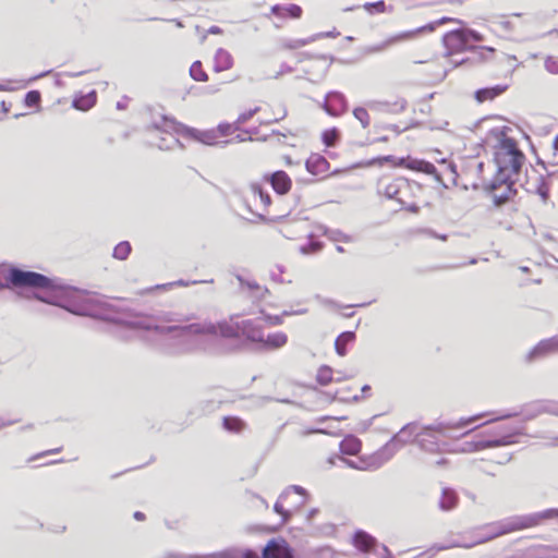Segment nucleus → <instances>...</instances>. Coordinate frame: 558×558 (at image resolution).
I'll return each mask as SVG.
<instances>
[{
  "mask_svg": "<svg viewBox=\"0 0 558 558\" xmlns=\"http://www.w3.org/2000/svg\"><path fill=\"white\" fill-rule=\"evenodd\" d=\"M19 290L17 295L26 300L64 308L77 316H97L92 300L76 296V290L33 270H25L9 263H0V290Z\"/></svg>",
  "mask_w": 558,
  "mask_h": 558,
  "instance_id": "nucleus-1",
  "label": "nucleus"
},
{
  "mask_svg": "<svg viewBox=\"0 0 558 558\" xmlns=\"http://www.w3.org/2000/svg\"><path fill=\"white\" fill-rule=\"evenodd\" d=\"M121 324L131 329H143L161 335L174 332L178 342L183 347L178 353H190L194 350L185 340L189 335L220 337L223 339L244 338L245 342L255 344L257 349L260 348L264 338L263 325L256 319H243L234 324L220 320L217 323L204 322L189 325L161 326L156 323L155 317L137 315L136 319L123 320Z\"/></svg>",
  "mask_w": 558,
  "mask_h": 558,
  "instance_id": "nucleus-2",
  "label": "nucleus"
},
{
  "mask_svg": "<svg viewBox=\"0 0 558 558\" xmlns=\"http://www.w3.org/2000/svg\"><path fill=\"white\" fill-rule=\"evenodd\" d=\"M453 22L460 25L445 33L441 36V43L446 49L445 54L450 57V62L454 65H462L466 63L477 64L488 60L486 52L494 53L495 49L489 46H476L477 43L484 40V36L475 29L468 27L463 21L442 16L434 22L421 25V34L430 33L437 26Z\"/></svg>",
  "mask_w": 558,
  "mask_h": 558,
  "instance_id": "nucleus-3",
  "label": "nucleus"
},
{
  "mask_svg": "<svg viewBox=\"0 0 558 558\" xmlns=\"http://www.w3.org/2000/svg\"><path fill=\"white\" fill-rule=\"evenodd\" d=\"M483 416L484 414L481 413L466 418L462 417L457 422H438L434 425L421 426V449L430 452L439 451L441 446L446 445L442 438L450 436L451 430L464 428Z\"/></svg>",
  "mask_w": 558,
  "mask_h": 558,
  "instance_id": "nucleus-4",
  "label": "nucleus"
},
{
  "mask_svg": "<svg viewBox=\"0 0 558 558\" xmlns=\"http://www.w3.org/2000/svg\"><path fill=\"white\" fill-rule=\"evenodd\" d=\"M418 439V424L411 422L404 425L391 439L376 451L368 463L369 468L378 469L385 462L390 460L396 451L410 442H415Z\"/></svg>",
  "mask_w": 558,
  "mask_h": 558,
  "instance_id": "nucleus-5",
  "label": "nucleus"
},
{
  "mask_svg": "<svg viewBox=\"0 0 558 558\" xmlns=\"http://www.w3.org/2000/svg\"><path fill=\"white\" fill-rule=\"evenodd\" d=\"M556 518H558V509L557 508H550V509H546V510H543L539 512H534V513H529V514H523V515H515V517L508 519L507 521L501 522L499 524V529L496 532H494L492 535L485 537L484 539L480 541L478 543L490 541L495 537H498V536H501V535H505V534H508L511 532L537 526L546 520H551V519H556Z\"/></svg>",
  "mask_w": 558,
  "mask_h": 558,
  "instance_id": "nucleus-6",
  "label": "nucleus"
},
{
  "mask_svg": "<svg viewBox=\"0 0 558 558\" xmlns=\"http://www.w3.org/2000/svg\"><path fill=\"white\" fill-rule=\"evenodd\" d=\"M155 126L163 132L173 131L177 134H182L205 145L221 146L220 142L217 141V132L215 130L199 131L165 116L161 118L160 124L156 122Z\"/></svg>",
  "mask_w": 558,
  "mask_h": 558,
  "instance_id": "nucleus-7",
  "label": "nucleus"
},
{
  "mask_svg": "<svg viewBox=\"0 0 558 558\" xmlns=\"http://www.w3.org/2000/svg\"><path fill=\"white\" fill-rule=\"evenodd\" d=\"M524 159V154L509 156L495 155L497 173L490 181V189L494 190L498 186H502L508 180H517L513 177H518L521 172Z\"/></svg>",
  "mask_w": 558,
  "mask_h": 558,
  "instance_id": "nucleus-8",
  "label": "nucleus"
},
{
  "mask_svg": "<svg viewBox=\"0 0 558 558\" xmlns=\"http://www.w3.org/2000/svg\"><path fill=\"white\" fill-rule=\"evenodd\" d=\"M167 558H258V553L252 548L233 546L208 555L168 554Z\"/></svg>",
  "mask_w": 558,
  "mask_h": 558,
  "instance_id": "nucleus-9",
  "label": "nucleus"
},
{
  "mask_svg": "<svg viewBox=\"0 0 558 558\" xmlns=\"http://www.w3.org/2000/svg\"><path fill=\"white\" fill-rule=\"evenodd\" d=\"M448 172L452 177L453 183H456L457 179V169L456 165L452 162H447L446 159L440 160V169L436 168V166L429 161L421 159V173L429 175L432 181H434L437 186H441L447 189V184L444 181V173Z\"/></svg>",
  "mask_w": 558,
  "mask_h": 558,
  "instance_id": "nucleus-10",
  "label": "nucleus"
},
{
  "mask_svg": "<svg viewBox=\"0 0 558 558\" xmlns=\"http://www.w3.org/2000/svg\"><path fill=\"white\" fill-rule=\"evenodd\" d=\"M514 442V435L508 434L488 439H481L477 441H468L464 444L462 451L474 452L486 448L501 447Z\"/></svg>",
  "mask_w": 558,
  "mask_h": 558,
  "instance_id": "nucleus-11",
  "label": "nucleus"
},
{
  "mask_svg": "<svg viewBox=\"0 0 558 558\" xmlns=\"http://www.w3.org/2000/svg\"><path fill=\"white\" fill-rule=\"evenodd\" d=\"M322 108L327 114L339 117L348 110V101L342 93L332 90L326 95Z\"/></svg>",
  "mask_w": 558,
  "mask_h": 558,
  "instance_id": "nucleus-12",
  "label": "nucleus"
},
{
  "mask_svg": "<svg viewBox=\"0 0 558 558\" xmlns=\"http://www.w3.org/2000/svg\"><path fill=\"white\" fill-rule=\"evenodd\" d=\"M515 182L517 180H508L502 186H498L494 190L490 189V183L487 185L486 190L492 195L493 203L496 207H501L514 198L518 193L514 187Z\"/></svg>",
  "mask_w": 558,
  "mask_h": 558,
  "instance_id": "nucleus-13",
  "label": "nucleus"
},
{
  "mask_svg": "<svg viewBox=\"0 0 558 558\" xmlns=\"http://www.w3.org/2000/svg\"><path fill=\"white\" fill-rule=\"evenodd\" d=\"M558 352V335L539 341L532 350L526 354L527 362H534L543 359L551 353Z\"/></svg>",
  "mask_w": 558,
  "mask_h": 558,
  "instance_id": "nucleus-14",
  "label": "nucleus"
},
{
  "mask_svg": "<svg viewBox=\"0 0 558 558\" xmlns=\"http://www.w3.org/2000/svg\"><path fill=\"white\" fill-rule=\"evenodd\" d=\"M264 180L268 182L272 190L278 195H286L289 193L292 186V181L287 172L283 170H277L271 173H266Z\"/></svg>",
  "mask_w": 558,
  "mask_h": 558,
  "instance_id": "nucleus-15",
  "label": "nucleus"
},
{
  "mask_svg": "<svg viewBox=\"0 0 558 558\" xmlns=\"http://www.w3.org/2000/svg\"><path fill=\"white\" fill-rule=\"evenodd\" d=\"M288 548V543L283 538H271L262 548L258 558H284Z\"/></svg>",
  "mask_w": 558,
  "mask_h": 558,
  "instance_id": "nucleus-16",
  "label": "nucleus"
},
{
  "mask_svg": "<svg viewBox=\"0 0 558 558\" xmlns=\"http://www.w3.org/2000/svg\"><path fill=\"white\" fill-rule=\"evenodd\" d=\"M352 543L359 550L366 553L375 549L377 546V539L363 530H357L354 532L352 536Z\"/></svg>",
  "mask_w": 558,
  "mask_h": 558,
  "instance_id": "nucleus-17",
  "label": "nucleus"
},
{
  "mask_svg": "<svg viewBox=\"0 0 558 558\" xmlns=\"http://www.w3.org/2000/svg\"><path fill=\"white\" fill-rule=\"evenodd\" d=\"M329 167L327 159L318 154H312L305 161L306 170L313 175L325 173Z\"/></svg>",
  "mask_w": 558,
  "mask_h": 558,
  "instance_id": "nucleus-18",
  "label": "nucleus"
},
{
  "mask_svg": "<svg viewBox=\"0 0 558 558\" xmlns=\"http://www.w3.org/2000/svg\"><path fill=\"white\" fill-rule=\"evenodd\" d=\"M288 342V336L282 331L268 333L263 338L259 350H278Z\"/></svg>",
  "mask_w": 558,
  "mask_h": 558,
  "instance_id": "nucleus-19",
  "label": "nucleus"
},
{
  "mask_svg": "<svg viewBox=\"0 0 558 558\" xmlns=\"http://www.w3.org/2000/svg\"><path fill=\"white\" fill-rule=\"evenodd\" d=\"M459 496L458 493L451 487H444L441 489V496L438 501V507L442 511H451L458 506Z\"/></svg>",
  "mask_w": 558,
  "mask_h": 558,
  "instance_id": "nucleus-20",
  "label": "nucleus"
},
{
  "mask_svg": "<svg viewBox=\"0 0 558 558\" xmlns=\"http://www.w3.org/2000/svg\"><path fill=\"white\" fill-rule=\"evenodd\" d=\"M233 66V58L231 53L223 49L218 48L214 57V71L219 73L227 71Z\"/></svg>",
  "mask_w": 558,
  "mask_h": 558,
  "instance_id": "nucleus-21",
  "label": "nucleus"
},
{
  "mask_svg": "<svg viewBox=\"0 0 558 558\" xmlns=\"http://www.w3.org/2000/svg\"><path fill=\"white\" fill-rule=\"evenodd\" d=\"M417 34H418V28L412 29V31H408V32L399 33L397 35H393V36L387 38L381 44H378V45L372 47L371 51H373V52L383 51V50H385L386 48H388L389 46H391L393 44H397L399 41L407 40V39H410V38H414Z\"/></svg>",
  "mask_w": 558,
  "mask_h": 558,
  "instance_id": "nucleus-22",
  "label": "nucleus"
},
{
  "mask_svg": "<svg viewBox=\"0 0 558 558\" xmlns=\"http://www.w3.org/2000/svg\"><path fill=\"white\" fill-rule=\"evenodd\" d=\"M507 88L508 85H495L490 87H483L474 93V98L476 99L477 102L482 104L486 100H493L496 97L500 96Z\"/></svg>",
  "mask_w": 558,
  "mask_h": 558,
  "instance_id": "nucleus-23",
  "label": "nucleus"
},
{
  "mask_svg": "<svg viewBox=\"0 0 558 558\" xmlns=\"http://www.w3.org/2000/svg\"><path fill=\"white\" fill-rule=\"evenodd\" d=\"M355 332L347 330L341 332L335 340V350L338 355L344 356L348 353L347 347L355 341Z\"/></svg>",
  "mask_w": 558,
  "mask_h": 558,
  "instance_id": "nucleus-24",
  "label": "nucleus"
},
{
  "mask_svg": "<svg viewBox=\"0 0 558 558\" xmlns=\"http://www.w3.org/2000/svg\"><path fill=\"white\" fill-rule=\"evenodd\" d=\"M361 447V440L354 435H347L339 444L340 452L348 456L357 454Z\"/></svg>",
  "mask_w": 558,
  "mask_h": 558,
  "instance_id": "nucleus-25",
  "label": "nucleus"
},
{
  "mask_svg": "<svg viewBox=\"0 0 558 558\" xmlns=\"http://www.w3.org/2000/svg\"><path fill=\"white\" fill-rule=\"evenodd\" d=\"M271 13L279 16L288 15L292 19H299L302 15V9L300 5L294 3L287 5L275 4L271 7Z\"/></svg>",
  "mask_w": 558,
  "mask_h": 558,
  "instance_id": "nucleus-26",
  "label": "nucleus"
},
{
  "mask_svg": "<svg viewBox=\"0 0 558 558\" xmlns=\"http://www.w3.org/2000/svg\"><path fill=\"white\" fill-rule=\"evenodd\" d=\"M96 92L92 90L85 95L76 96L72 101V106L77 110L86 111L96 104Z\"/></svg>",
  "mask_w": 558,
  "mask_h": 558,
  "instance_id": "nucleus-27",
  "label": "nucleus"
},
{
  "mask_svg": "<svg viewBox=\"0 0 558 558\" xmlns=\"http://www.w3.org/2000/svg\"><path fill=\"white\" fill-rule=\"evenodd\" d=\"M517 154H523L519 149L517 141L512 137L504 136L500 140L499 150L495 155L509 156V155H517Z\"/></svg>",
  "mask_w": 558,
  "mask_h": 558,
  "instance_id": "nucleus-28",
  "label": "nucleus"
},
{
  "mask_svg": "<svg viewBox=\"0 0 558 558\" xmlns=\"http://www.w3.org/2000/svg\"><path fill=\"white\" fill-rule=\"evenodd\" d=\"M222 426L226 430L238 434L245 428L246 424L239 416H225L222 418Z\"/></svg>",
  "mask_w": 558,
  "mask_h": 558,
  "instance_id": "nucleus-29",
  "label": "nucleus"
},
{
  "mask_svg": "<svg viewBox=\"0 0 558 558\" xmlns=\"http://www.w3.org/2000/svg\"><path fill=\"white\" fill-rule=\"evenodd\" d=\"M405 185H407V182L403 179H397L392 183H389L388 185H386L384 194L387 198H389V199L396 198L401 204H403V201L398 195L400 194L401 187L405 186Z\"/></svg>",
  "mask_w": 558,
  "mask_h": 558,
  "instance_id": "nucleus-30",
  "label": "nucleus"
},
{
  "mask_svg": "<svg viewBox=\"0 0 558 558\" xmlns=\"http://www.w3.org/2000/svg\"><path fill=\"white\" fill-rule=\"evenodd\" d=\"M132 252V246L129 241H122L118 243L114 248L112 256L119 260H125Z\"/></svg>",
  "mask_w": 558,
  "mask_h": 558,
  "instance_id": "nucleus-31",
  "label": "nucleus"
},
{
  "mask_svg": "<svg viewBox=\"0 0 558 558\" xmlns=\"http://www.w3.org/2000/svg\"><path fill=\"white\" fill-rule=\"evenodd\" d=\"M323 234L333 242H351L352 238L338 229L324 227Z\"/></svg>",
  "mask_w": 558,
  "mask_h": 558,
  "instance_id": "nucleus-32",
  "label": "nucleus"
},
{
  "mask_svg": "<svg viewBox=\"0 0 558 558\" xmlns=\"http://www.w3.org/2000/svg\"><path fill=\"white\" fill-rule=\"evenodd\" d=\"M316 380L322 386H327L332 381V368L328 365H322L316 375Z\"/></svg>",
  "mask_w": 558,
  "mask_h": 558,
  "instance_id": "nucleus-33",
  "label": "nucleus"
},
{
  "mask_svg": "<svg viewBox=\"0 0 558 558\" xmlns=\"http://www.w3.org/2000/svg\"><path fill=\"white\" fill-rule=\"evenodd\" d=\"M190 75L196 82L208 81L207 73L203 70L201 61H194L190 68Z\"/></svg>",
  "mask_w": 558,
  "mask_h": 558,
  "instance_id": "nucleus-34",
  "label": "nucleus"
},
{
  "mask_svg": "<svg viewBox=\"0 0 558 558\" xmlns=\"http://www.w3.org/2000/svg\"><path fill=\"white\" fill-rule=\"evenodd\" d=\"M340 132L337 128L327 129L322 133V141L326 146H335L339 141Z\"/></svg>",
  "mask_w": 558,
  "mask_h": 558,
  "instance_id": "nucleus-35",
  "label": "nucleus"
},
{
  "mask_svg": "<svg viewBox=\"0 0 558 558\" xmlns=\"http://www.w3.org/2000/svg\"><path fill=\"white\" fill-rule=\"evenodd\" d=\"M41 95L39 90L33 89L25 94L24 104L28 108L36 107L40 104Z\"/></svg>",
  "mask_w": 558,
  "mask_h": 558,
  "instance_id": "nucleus-36",
  "label": "nucleus"
},
{
  "mask_svg": "<svg viewBox=\"0 0 558 558\" xmlns=\"http://www.w3.org/2000/svg\"><path fill=\"white\" fill-rule=\"evenodd\" d=\"M315 40V37L302 38V39H288L283 43V47L289 50H295Z\"/></svg>",
  "mask_w": 558,
  "mask_h": 558,
  "instance_id": "nucleus-37",
  "label": "nucleus"
},
{
  "mask_svg": "<svg viewBox=\"0 0 558 558\" xmlns=\"http://www.w3.org/2000/svg\"><path fill=\"white\" fill-rule=\"evenodd\" d=\"M363 8L369 14L383 13L386 10V2L384 0H378L375 2H366L363 5Z\"/></svg>",
  "mask_w": 558,
  "mask_h": 558,
  "instance_id": "nucleus-38",
  "label": "nucleus"
},
{
  "mask_svg": "<svg viewBox=\"0 0 558 558\" xmlns=\"http://www.w3.org/2000/svg\"><path fill=\"white\" fill-rule=\"evenodd\" d=\"M353 116L356 120H359L361 122V124L364 129L369 125V114L365 108H363V107L354 108Z\"/></svg>",
  "mask_w": 558,
  "mask_h": 558,
  "instance_id": "nucleus-39",
  "label": "nucleus"
},
{
  "mask_svg": "<svg viewBox=\"0 0 558 558\" xmlns=\"http://www.w3.org/2000/svg\"><path fill=\"white\" fill-rule=\"evenodd\" d=\"M541 414H543V411H541L539 402H535V403L531 404L523 412L525 421L534 420L535 417H537Z\"/></svg>",
  "mask_w": 558,
  "mask_h": 558,
  "instance_id": "nucleus-40",
  "label": "nucleus"
},
{
  "mask_svg": "<svg viewBox=\"0 0 558 558\" xmlns=\"http://www.w3.org/2000/svg\"><path fill=\"white\" fill-rule=\"evenodd\" d=\"M253 132L250 130H244L241 134H238L235 137L230 140L220 141L221 147H226L228 144L232 142H245L252 141Z\"/></svg>",
  "mask_w": 558,
  "mask_h": 558,
  "instance_id": "nucleus-41",
  "label": "nucleus"
},
{
  "mask_svg": "<svg viewBox=\"0 0 558 558\" xmlns=\"http://www.w3.org/2000/svg\"><path fill=\"white\" fill-rule=\"evenodd\" d=\"M536 193L539 195L542 201L546 203L549 198V186L543 177L539 178V182L536 186Z\"/></svg>",
  "mask_w": 558,
  "mask_h": 558,
  "instance_id": "nucleus-42",
  "label": "nucleus"
},
{
  "mask_svg": "<svg viewBox=\"0 0 558 558\" xmlns=\"http://www.w3.org/2000/svg\"><path fill=\"white\" fill-rule=\"evenodd\" d=\"M252 190L255 194H258L262 203L265 206H269L271 204L270 195L267 192H265L259 184H257V183L252 184Z\"/></svg>",
  "mask_w": 558,
  "mask_h": 558,
  "instance_id": "nucleus-43",
  "label": "nucleus"
},
{
  "mask_svg": "<svg viewBox=\"0 0 558 558\" xmlns=\"http://www.w3.org/2000/svg\"><path fill=\"white\" fill-rule=\"evenodd\" d=\"M274 511L281 517L282 523H287L292 517V512L290 510H286L279 500L275 502Z\"/></svg>",
  "mask_w": 558,
  "mask_h": 558,
  "instance_id": "nucleus-44",
  "label": "nucleus"
},
{
  "mask_svg": "<svg viewBox=\"0 0 558 558\" xmlns=\"http://www.w3.org/2000/svg\"><path fill=\"white\" fill-rule=\"evenodd\" d=\"M259 111V107H255L253 109H250L243 113H241L234 124H236L239 128L241 124L246 123L250 119H252L257 112Z\"/></svg>",
  "mask_w": 558,
  "mask_h": 558,
  "instance_id": "nucleus-45",
  "label": "nucleus"
},
{
  "mask_svg": "<svg viewBox=\"0 0 558 558\" xmlns=\"http://www.w3.org/2000/svg\"><path fill=\"white\" fill-rule=\"evenodd\" d=\"M541 403V411L547 414H553L558 416V402L555 401H544Z\"/></svg>",
  "mask_w": 558,
  "mask_h": 558,
  "instance_id": "nucleus-46",
  "label": "nucleus"
},
{
  "mask_svg": "<svg viewBox=\"0 0 558 558\" xmlns=\"http://www.w3.org/2000/svg\"><path fill=\"white\" fill-rule=\"evenodd\" d=\"M290 490H292L293 493L301 495L305 498L308 497V493L304 487H302L300 485H291L280 495L279 499L286 498Z\"/></svg>",
  "mask_w": 558,
  "mask_h": 558,
  "instance_id": "nucleus-47",
  "label": "nucleus"
},
{
  "mask_svg": "<svg viewBox=\"0 0 558 558\" xmlns=\"http://www.w3.org/2000/svg\"><path fill=\"white\" fill-rule=\"evenodd\" d=\"M239 129L240 128L234 123H220L217 128V131L221 136H227Z\"/></svg>",
  "mask_w": 558,
  "mask_h": 558,
  "instance_id": "nucleus-48",
  "label": "nucleus"
},
{
  "mask_svg": "<svg viewBox=\"0 0 558 558\" xmlns=\"http://www.w3.org/2000/svg\"><path fill=\"white\" fill-rule=\"evenodd\" d=\"M545 69L551 74H558V59L548 56L545 59Z\"/></svg>",
  "mask_w": 558,
  "mask_h": 558,
  "instance_id": "nucleus-49",
  "label": "nucleus"
},
{
  "mask_svg": "<svg viewBox=\"0 0 558 558\" xmlns=\"http://www.w3.org/2000/svg\"><path fill=\"white\" fill-rule=\"evenodd\" d=\"M421 235H426V236H429V238L440 239L441 241H446L447 238H448L447 234H437L432 229H422V228H421Z\"/></svg>",
  "mask_w": 558,
  "mask_h": 558,
  "instance_id": "nucleus-50",
  "label": "nucleus"
},
{
  "mask_svg": "<svg viewBox=\"0 0 558 558\" xmlns=\"http://www.w3.org/2000/svg\"><path fill=\"white\" fill-rule=\"evenodd\" d=\"M236 279L239 280V282H240V284H241V286H244V284H245V286H247V288H248V289H251V290H259V289H260V287H259V284H258L257 282H255V281H252V282H251V281H245V280L243 279V277H242V276H240V275H238V276H236Z\"/></svg>",
  "mask_w": 558,
  "mask_h": 558,
  "instance_id": "nucleus-51",
  "label": "nucleus"
},
{
  "mask_svg": "<svg viewBox=\"0 0 558 558\" xmlns=\"http://www.w3.org/2000/svg\"><path fill=\"white\" fill-rule=\"evenodd\" d=\"M265 320L271 326H279L282 324V317L279 315H266Z\"/></svg>",
  "mask_w": 558,
  "mask_h": 558,
  "instance_id": "nucleus-52",
  "label": "nucleus"
},
{
  "mask_svg": "<svg viewBox=\"0 0 558 558\" xmlns=\"http://www.w3.org/2000/svg\"><path fill=\"white\" fill-rule=\"evenodd\" d=\"M338 459H339V460H341V461H342L347 466H349V468H351V469H359V470H361V469H362V468H361V466H359V465L356 464V462H355V461H353V460H350V459H347V458H341V457H339Z\"/></svg>",
  "mask_w": 558,
  "mask_h": 558,
  "instance_id": "nucleus-53",
  "label": "nucleus"
},
{
  "mask_svg": "<svg viewBox=\"0 0 558 558\" xmlns=\"http://www.w3.org/2000/svg\"><path fill=\"white\" fill-rule=\"evenodd\" d=\"M61 448H56V449H52V450H48V451H45L43 453H39L37 456H34L29 459V461H33L39 457H43V456H46V454H51V453H57V452H60Z\"/></svg>",
  "mask_w": 558,
  "mask_h": 558,
  "instance_id": "nucleus-54",
  "label": "nucleus"
},
{
  "mask_svg": "<svg viewBox=\"0 0 558 558\" xmlns=\"http://www.w3.org/2000/svg\"><path fill=\"white\" fill-rule=\"evenodd\" d=\"M316 433H324V430L322 428H310V429H305L301 433L302 436H308V435H312V434H316Z\"/></svg>",
  "mask_w": 558,
  "mask_h": 558,
  "instance_id": "nucleus-55",
  "label": "nucleus"
},
{
  "mask_svg": "<svg viewBox=\"0 0 558 558\" xmlns=\"http://www.w3.org/2000/svg\"><path fill=\"white\" fill-rule=\"evenodd\" d=\"M51 72H52L51 70L44 71V72H41V73H39V74H37V75H35V76L31 77V78L27 81V83H31V82H34V81H36V80L40 78V77L47 76V75H49Z\"/></svg>",
  "mask_w": 558,
  "mask_h": 558,
  "instance_id": "nucleus-56",
  "label": "nucleus"
},
{
  "mask_svg": "<svg viewBox=\"0 0 558 558\" xmlns=\"http://www.w3.org/2000/svg\"><path fill=\"white\" fill-rule=\"evenodd\" d=\"M208 33L213 35H218L222 33V29L219 26L213 25L208 28Z\"/></svg>",
  "mask_w": 558,
  "mask_h": 558,
  "instance_id": "nucleus-57",
  "label": "nucleus"
},
{
  "mask_svg": "<svg viewBox=\"0 0 558 558\" xmlns=\"http://www.w3.org/2000/svg\"><path fill=\"white\" fill-rule=\"evenodd\" d=\"M133 518L137 521H143L145 520V513H143L142 511H135L133 513Z\"/></svg>",
  "mask_w": 558,
  "mask_h": 558,
  "instance_id": "nucleus-58",
  "label": "nucleus"
},
{
  "mask_svg": "<svg viewBox=\"0 0 558 558\" xmlns=\"http://www.w3.org/2000/svg\"><path fill=\"white\" fill-rule=\"evenodd\" d=\"M0 109L3 113H8L10 111V105H8L4 100L0 102Z\"/></svg>",
  "mask_w": 558,
  "mask_h": 558,
  "instance_id": "nucleus-59",
  "label": "nucleus"
},
{
  "mask_svg": "<svg viewBox=\"0 0 558 558\" xmlns=\"http://www.w3.org/2000/svg\"><path fill=\"white\" fill-rule=\"evenodd\" d=\"M17 421H4V420L0 418V429L4 428L7 426H10V425H12V424H14Z\"/></svg>",
  "mask_w": 558,
  "mask_h": 558,
  "instance_id": "nucleus-60",
  "label": "nucleus"
},
{
  "mask_svg": "<svg viewBox=\"0 0 558 558\" xmlns=\"http://www.w3.org/2000/svg\"><path fill=\"white\" fill-rule=\"evenodd\" d=\"M292 71V68L291 66H288V65H282V69L280 72H278L276 75H275V78H278L283 72H291Z\"/></svg>",
  "mask_w": 558,
  "mask_h": 558,
  "instance_id": "nucleus-61",
  "label": "nucleus"
},
{
  "mask_svg": "<svg viewBox=\"0 0 558 558\" xmlns=\"http://www.w3.org/2000/svg\"><path fill=\"white\" fill-rule=\"evenodd\" d=\"M318 513L317 508H312L307 513V520H312Z\"/></svg>",
  "mask_w": 558,
  "mask_h": 558,
  "instance_id": "nucleus-62",
  "label": "nucleus"
},
{
  "mask_svg": "<svg viewBox=\"0 0 558 558\" xmlns=\"http://www.w3.org/2000/svg\"><path fill=\"white\" fill-rule=\"evenodd\" d=\"M159 319L165 320V322H173L174 320L172 318L171 314H169V313L163 314L162 316L159 317Z\"/></svg>",
  "mask_w": 558,
  "mask_h": 558,
  "instance_id": "nucleus-63",
  "label": "nucleus"
},
{
  "mask_svg": "<svg viewBox=\"0 0 558 558\" xmlns=\"http://www.w3.org/2000/svg\"><path fill=\"white\" fill-rule=\"evenodd\" d=\"M407 209L412 211V213H417L418 211V205H416L415 203H412L411 205H409L407 207Z\"/></svg>",
  "mask_w": 558,
  "mask_h": 558,
  "instance_id": "nucleus-64",
  "label": "nucleus"
}]
</instances>
